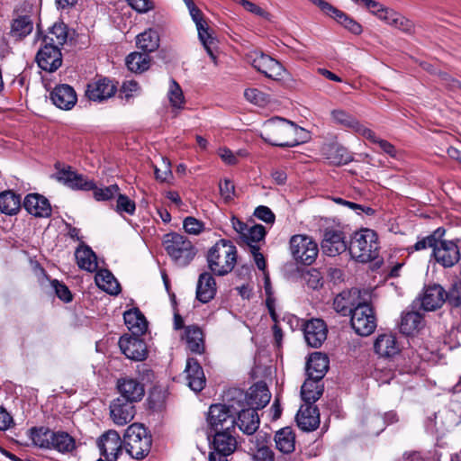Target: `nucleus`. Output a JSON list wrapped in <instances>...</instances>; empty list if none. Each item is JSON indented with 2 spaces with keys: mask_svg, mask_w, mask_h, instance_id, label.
I'll use <instances>...</instances> for the list:
<instances>
[{
  "mask_svg": "<svg viewBox=\"0 0 461 461\" xmlns=\"http://www.w3.org/2000/svg\"><path fill=\"white\" fill-rule=\"evenodd\" d=\"M259 135L268 144L281 148L295 147L310 138L305 129L278 116L267 120L262 124Z\"/></svg>",
  "mask_w": 461,
  "mask_h": 461,
  "instance_id": "nucleus-1",
  "label": "nucleus"
},
{
  "mask_svg": "<svg viewBox=\"0 0 461 461\" xmlns=\"http://www.w3.org/2000/svg\"><path fill=\"white\" fill-rule=\"evenodd\" d=\"M237 262V249L227 240H220L208 251L207 263L216 276H225L232 271Z\"/></svg>",
  "mask_w": 461,
  "mask_h": 461,
  "instance_id": "nucleus-2",
  "label": "nucleus"
},
{
  "mask_svg": "<svg viewBox=\"0 0 461 461\" xmlns=\"http://www.w3.org/2000/svg\"><path fill=\"white\" fill-rule=\"evenodd\" d=\"M377 234L370 229H362L354 233L349 244V253L359 262H369L375 259L379 254Z\"/></svg>",
  "mask_w": 461,
  "mask_h": 461,
  "instance_id": "nucleus-3",
  "label": "nucleus"
},
{
  "mask_svg": "<svg viewBox=\"0 0 461 461\" xmlns=\"http://www.w3.org/2000/svg\"><path fill=\"white\" fill-rule=\"evenodd\" d=\"M163 246L169 258L178 267L189 265L197 252L187 237L176 232L166 234L163 239Z\"/></svg>",
  "mask_w": 461,
  "mask_h": 461,
  "instance_id": "nucleus-4",
  "label": "nucleus"
},
{
  "mask_svg": "<svg viewBox=\"0 0 461 461\" xmlns=\"http://www.w3.org/2000/svg\"><path fill=\"white\" fill-rule=\"evenodd\" d=\"M152 438L148 429L140 423L130 425L123 435V447L133 458L146 456L151 447Z\"/></svg>",
  "mask_w": 461,
  "mask_h": 461,
  "instance_id": "nucleus-5",
  "label": "nucleus"
},
{
  "mask_svg": "<svg viewBox=\"0 0 461 461\" xmlns=\"http://www.w3.org/2000/svg\"><path fill=\"white\" fill-rule=\"evenodd\" d=\"M371 294L368 290H363V299L352 311L350 323L352 329L360 336L370 335L376 327L375 317L369 304Z\"/></svg>",
  "mask_w": 461,
  "mask_h": 461,
  "instance_id": "nucleus-6",
  "label": "nucleus"
},
{
  "mask_svg": "<svg viewBox=\"0 0 461 461\" xmlns=\"http://www.w3.org/2000/svg\"><path fill=\"white\" fill-rule=\"evenodd\" d=\"M290 252L295 261L310 266L315 261L319 249L309 236L294 235L290 239Z\"/></svg>",
  "mask_w": 461,
  "mask_h": 461,
  "instance_id": "nucleus-7",
  "label": "nucleus"
},
{
  "mask_svg": "<svg viewBox=\"0 0 461 461\" xmlns=\"http://www.w3.org/2000/svg\"><path fill=\"white\" fill-rule=\"evenodd\" d=\"M248 59L252 67L267 77L274 80L283 78V75L285 72V68L279 61L270 56L255 50L249 54Z\"/></svg>",
  "mask_w": 461,
  "mask_h": 461,
  "instance_id": "nucleus-8",
  "label": "nucleus"
},
{
  "mask_svg": "<svg viewBox=\"0 0 461 461\" xmlns=\"http://www.w3.org/2000/svg\"><path fill=\"white\" fill-rule=\"evenodd\" d=\"M100 454L107 461H116L123 449V440L115 430H108L97 440Z\"/></svg>",
  "mask_w": 461,
  "mask_h": 461,
  "instance_id": "nucleus-9",
  "label": "nucleus"
},
{
  "mask_svg": "<svg viewBox=\"0 0 461 461\" xmlns=\"http://www.w3.org/2000/svg\"><path fill=\"white\" fill-rule=\"evenodd\" d=\"M433 256L444 267H453L460 259V245L452 240H437Z\"/></svg>",
  "mask_w": 461,
  "mask_h": 461,
  "instance_id": "nucleus-10",
  "label": "nucleus"
},
{
  "mask_svg": "<svg viewBox=\"0 0 461 461\" xmlns=\"http://www.w3.org/2000/svg\"><path fill=\"white\" fill-rule=\"evenodd\" d=\"M317 6L351 33L356 35L362 33V25L346 13L337 9L324 0H321Z\"/></svg>",
  "mask_w": 461,
  "mask_h": 461,
  "instance_id": "nucleus-11",
  "label": "nucleus"
},
{
  "mask_svg": "<svg viewBox=\"0 0 461 461\" xmlns=\"http://www.w3.org/2000/svg\"><path fill=\"white\" fill-rule=\"evenodd\" d=\"M327 326L321 319H312L303 326V336L306 343L314 348H320L327 339Z\"/></svg>",
  "mask_w": 461,
  "mask_h": 461,
  "instance_id": "nucleus-12",
  "label": "nucleus"
},
{
  "mask_svg": "<svg viewBox=\"0 0 461 461\" xmlns=\"http://www.w3.org/2000/svg\"><path fill=\"white\" fill-rule=\"evenodd\" d=\"M38 66L47 71L54 72L62 64V57L59 48L44 43L36 55Z\"/></svg>",
  "mask_w": 461,
  "mask_h": 461,
  "instance_id": "nucleus-13",
  "label": "nucleus"
},
{
  "mask_svg": "<svg viewBox=\"0 0 461 461\" xmlns=\"http://www.w3.org/2000/svg\"><path fill=\"white\" fill-rule=\"evenodd\" d=\"M321 249L330 257L344 252L347 249L344 233L339 230L326 229L321 241Z\"/></svg>",
  "mask_w": 461,
  "mask_h": 461,
  "instance_id": "nucleus-14",
  "label": "nucleus"
},
{
  "mask_svg": "<svg viewBox=\"0 0 461 461\" xmlns=\"http://www.w3.org/2000/svg\"><path fill=\"white\" fill-rule=\"evenodd\" d=\"M207 421L214 431H222L226 427H233L235 419L230 414L228 407L222 404H213L210 407Z\"/></svg>",
  "mask_w": 461,
  "mask_h": 461,
  "instance_id": "nucleus-15",
  "label": "nucleus"
},
{
  "mask_svg": "<svg viewBox=\"0 0 461 461\" xmlns=\"http://www.w3.org/2000/svg\"><path fill=\"white\" fill-rule=\"evenodd\" d=\"M119 347L126 357L135 361L143 360L147 356L146 345L140 336H122Z\"/></svg>",
  "mask_w": 461,
  "mask_h": 461,
  "instance_id": "nucleus-16",
  "label": "nucleus"
},
{
  "mask_svg": "<svg viewBox=\"0 0 461 461\" xmlns=\"http://www.w3.org/2000/svg\"><path fill=\"white\" fill-rule=\"evenodd\" d=\"M333 123L349 129L362 137H371L370 129L366 128L352 114L342 109H334L330 112Z\"/></svg>",
  "mask_w": 461,
  "mask_h": 461,
  "instance_id": "nucleus-17",
  "label": "nucleus"
},
{
  "mask_svg": "<svg viewBox=\"0 0 461 461\" xmlns=\"http://www.w3.org/2000/svg\"><path fill=\"white\" fill-rule=\"evenodd\" d=\"M363 299V291L353 288L339 294L333 301L334 310L343 316L351 314L354 308Z\"/></svg>",
  "mask_w": 461,
  "mask_h": 461,
  "instance_id": "nucleus-18",
  "label": "nucleus"
},
{
  "mask_svg": "<svg viewBox=\"0 0 461 461\" xmlns=\"http://www.w3.org/2000/svg\"><path fill=\"white\" fill-rule=\"evenodd\" d=\"M135 415L133 402L117 398L110 405V417L117 426L129 423Z\"/></svg>",
  "mask_w": 461,
  "mask_h": 461,
  "instance_id": "nucleus-19",
  "label": "nucleus"
},
{
  "mask_svg": "<svg viewBox=\"0 0 461 461\" xmlns=\"http://www.w3.org/2000/svg\"><path fill=\"white\" fill-rule=\"evenodd\" d=\"M213 447L215 452L210 455H216V461L219 456L226 458L227 456L232 454L237 447V440L229 431V427L222 431L215 432L213 436Z\"/></svg>",
  "mask_w": 461,
  "mask_h": 461,
  "instance_id": "nucleus-20",
  "label": "nucleus"
},
{
  "mask_svg": "<svg viewBox=\"0 0 461 461\" xmlns=\"http://www.w3.org/2000/svg\"><path fill=\"white\" fill-rule=\"evenodd\" d=\"M116 91L115 86L107 78L98 79L87 85L86 95L91 101L102 102L112 97Z\"/></svg>",
  "mask_w": 461,
  "mask_h": 461,
  "instance_id": "nucleus-21",
  "label": "nucleus"
},
{
  "mask_svg": "<svg viewBox=\"0 0 461 461\" xmlns=\"http://www.w3.org/2000/svg\"><path fill=\"white\" fill-rule=\"evenodd\" d=\"M117 387L121 394V399L136 402L140 401L144 396V386L135 378H121L118 380Z\"/></svg>",
  "mask_w": 461,
  "mask_h": 461,
  "instance_id": "nucleus-22",
  "label": "nucleus"
},
{
  "mask_svg": "<svg viewBox=\"0 0 461 461\" xmlns=\"http://www.w3.org/2000/svg\"><path fill=\"white\" fill-rule=\"evenodd\" d=\"M185 373L187 384L191 390L198 393L204 388L206 383L205 375L196 359H187Z\"/></svg>",
  "mask_w": 461,
  "mask_h": 461,
  "instance_id": "nucleus-23",
  "label": "nucleus"
},
{
  "mask_svg": "<svg viewBox=\"0 0 461 461\" xmlns=\"http://www.w3.org/2000/svg\"><path fill=\"white\" fill-rule=\"evenodd\" d=\"M52 103L62 110H70L77 103V94L68 85L56 86L50 94Z\"/></svg>",
  "mask_w": 461,
  "mask_h": 461,
  "instance_id": "nucleus-24",
  "label": "nucleus"
},
{
  "mask_svg": "<svg viewBox=\"0 0 461 461\" xmlns=\"http://www.w3.org/2000/svg\"><path fill=\"white\" fill-rule=\"evenodd\" d=\"M296 422L304 431L315 430L320 424V413L316 406L305 404L302 406L296 415Z\"/></svg>",
  "mask_w": 461,
  "mask_h": 461,
  "instance_id": "nucleus-25",
  "label": "nucleus"
},
{
  "mask_svg": "<svg viewBox=\"0 0 461 461\" xmlns=\"http://www.w3.org/2000/svg\"><path fill=\"white\" fill-rule=\"evenodd\" d=\"M23 207L35 217H49L51 214V207L48 199L38 194L26 195Z\"/></svg>",
  "mask_w": 461,
  "mask_h": 461,
  "instance_id": "nucleus-26",
  "label": "nucleus"
},
{
  "mask_svg": "<svg viewBox=\"0 0 461 461\" xmlns=\"http://www.w3.org/2000/svg\"><path fill=\"white\" fill-rule=\"evenodd\" d=\"M445 289L439 285H429L421 297V307L425 311H435L445 303Z\"/></svg>",
  "mask_w": 461,
  "mask_h": 461,
  "instance_id": "nucleus-27",
  "label": "nucleus"
},
{
  "mask_svg": "<svg viewBox=\"0 0 461 461\" xmlns=\"http://www.w3.org/2000/svg\"><path fill=\"white\" fill-rule=\"evenodd\" d=\"M329 368V358L321 352L312 354L306 363L308 378L321 380Z\"/></svg>",
  "mask_w": 461,
  "mask_h": 461,
  "instance_id": "nucleus-28",
  "label": "nucleus"
},
{
  "mask_svg": "<svg viewBox=\"0 0 461 461\" xmlns=\"http://www.w3.org/2000/svg\"><path fill=\"white\" fill-rule=\"evenodd\" d=\"M375 351L383 357H393L399 354L400 346L393 334L379 335L374 344Z\"/></svg>",
  "mask_w": 461,
  "mask_h": 461,
  "instance_id": "nucleus-29",
  "label": "nucleus"
},
{
  "mask_svg": "<svg viewBox=\"0 0 461 461\" xmlns=\"http://www.w3.org/2000/svg\"><path fill=\"white\" fill-rule=\"evenodd\" d=\"M357 5L366 7L373 15L376 16L380 21L390 26L393 19L396 14V11L386 7L383 4L375 0H352Z\"/></svg>",
  "mask_w": 461,
  "mask_h": 461,
  "instance_id": "nucleus-30",
  "label": "nucleus"
},
{
  "mask_svg": "<svg viewBox=\"0 0 461 461\" xmlns=\"http://www.w3.org/2000/svg\"><path fill=\"white\" fill-rule=\"evenodd\" d=\"M239 429L247 435H252L259 427V417L256 410L248 408L239 412L237 420H235Z\"/></svg>",
  "mask_w": 461,
  "mask_h": 461,
  "instance_id": "nucleus-31",
  "label": "nucleus"
},
{
  "mask_svg": "<svg viewBox=\"0 0 461 461\" xmlns=\"http://www.w3.org/2000/svg\"><path fill=\"white\" fill-rule=\"evenodd\" d=\"M216 294V283L212 276L204 272L199 276L196 286V298L203 303L210 302Z\"/></svg>",
  "mask_w": 461,
  "mask_h": 461,
  "instance_id": "nucleus-32",
  "label": "nucleus"
},
{
  "mask_svg": "<svg viewBox=\"0 0 461 461\" xmlns=\"http://www.w3.org/2000/svg\"><path fill=\"white\" fill-rule=\"evenodd\" d=\"M124 322L133 336H141L148 328L147 321L138 309L126 311L123 314Z\"/></svg>",
  "mask_w": 461,
  "mask_h": 461,
  "instance_id": "nucleus-33",
  "label": "nucleus"
},
{
  "mask_svg": "<svg viewBox=\"0 0 461 461\" xmlns=\"http://www.w3.org/2000/svg\"><path fill=\"white\" fill-rule=\"evenodd\" d=\"M321 152L326 159L335 165L347 164L352 159L347 149L338 143L323 145Z\"/></svg>",
  "mask_w": 461,
  "mask_h": 461,
  "instance_id": "nucleus-34",
  "label": "nucleus"
},
{
  "mask_svg": "<svg viewBox=\"0 0 461 461\" xmlns=\"http://www.w3.org/2000/svg\"><path fill=\"white\" fill-rule=\"evenodd\" d=\"M271 393L264 383L255 384L250 388L248 403L254 410L264 408L270 401Z\"/></svg>",
  "mask_w": 461,
  "mask_h": 461,
  "instance_id": "nucleus-35",
  "label": "nucleus"
},
{
  "mask_svg": "<svg viewBox=\"0 0 461 461\" xmlns=\"http://www.w3.org/2000/svg\"><path fill=\"white\" fill-rule=\"evenodd\" d=\"M75 257L81 269L88 272H94L97 269L98 262L96 255L88 246H79L75 252Z\"/></svg>",
  "mask_w": 461,
  "mask_h": 461,
  "instance_id": "nucleus-36",
  "label": "nucleus"
},
{
  "mask_svg": "<svg viewBox=\"0 0 461 461\" xmlns=\"http://www.w3.org/2000/svg\"><path fill=\"white\" fill-rule=\"evenodd\" d=\"M323 385L321 380L307 378L301 388V396L305 404L314 403L322 394Z\"/></svg>",
  "mask_w": 461,
  "mask_h": 461,
  "instance_id": "nucleus-37",
  "label": "nucleus"
},
{
  "mask_svg": "<svg viewBox=\"0 0 461 461\" xmlns=\"http://www.w3.org/2000/svg\"><path fill=\"white\" fill-rule=\"evenodd\" d=\"M21 208V196L11 190L0 193V211L6 215L16 214Z\"/></svg>",
  "mask_w": 461,
  "mask_h": 461,
  "instance_id": "nucleus-38",
  "label": "nucleus"
},
{
  "mask_svg": "<svg viewBox=\"0 0 461 461\" xmlns=\"http://www.w3.org/2000/svg\"><path fill=\"white\" fill-rule=\"evenodd\" d=\"M95 284L99 288L110 294H118L120 293V285L113 275L106 270H99L95 276Z\"/></svg>",
  "mask_w": 461,
  "mask_h": 461,
  "instance_id": "nucleus-39",
  "label": "nucleus"
},
{
  "mask_svg": "<svg viewBox=\"0 0 461 461\" xmlns=\"http://www.w3.org/2000/svg\"><path fill=\"white\" fill-rule=\"evenodd\" d=\"M183 339L185 340L186 346L190 351L199 354L203 351V336L202 330L198 327H186Z\"/></svg>",
  "mask_w": 461,
  "mask_h": 461,
  "instance_id": "nucleus-40",
  "label": "nucleus"
},
{
  "mask_svg": "<svg viewBox=\"0 0 461 461\" xmlns=\"http://www.w3.org/2000/svg\"><path fill=\"white\" fill-rule=\"evenodd\" d=\"M136 44L146 53L153 52L159 47V36L156 30L148 29L137 36Z\"/></svg>",
  "mask_w": 461,
  "mask_h": 461,
  "instance_id": "nucleus-41",
  "label": "nucleus"
},
{
  "mask_svg": "<svg viewBox=\"0 0 461 461\" xmlns=\"http://www.w3.org/2000/svg\"><path fill=\"white\" fill-rule=\"evenodd\" d=\"M276 448L285 454L292 453L295 447V437L290 428L278 430L275 436Z\"/></svg>",
  "mask_w": 461,
  "mask_h": 461,
  "instance_id": "nucleus-42",
  "label": "nucleus"
},
{
  "mask_svg": "<svg viewBox=\"0 0 461 461\" xmlns=\"http://www.w3.org/2000/svg\"><path fill=\"white\" fill-rule=\"evenodd\" d=\"M50 449H55L59 453H70L76 448V441L72 436L65 431H54Z\"/></svg>",
  "mask_w": 461,
  "mask_h": 461,
  "instance_id": "nucleus-43",
  "label": "nucleus"
},
{
  "mask_svg": "<svg viewBox=\"0 0 461 461\" xmlns=\"http://www.w3.org/2000/svg\"><path fill=\"white\" fill-rule=\"evenodd\" d=\"M422 316L416 312L405 313L401 320L400 330L405 335H413L417 332L422 324Z\"/></svg>",
  "mask_w": 461,
  "mask_h": 461,
  "instance_id": "nucleus-44",
  "label": "nucleus"
},
{
  "mask_svg": "<svg viewBox=\"0 0 461 461\" xmlns=\"http://www.w3.org/2000/svg\"><path fill=\"white\" fill-rule=\"evenodd\" d=\"M68 38L67 27L64 23H55L49 32L44 36L42 41L43 43L56 46L59 48L62 46Z\"/></svg>",
  "mask_w": 461,
  "mask_h": 461,
  "instance_id": "nucleus-45",
  "label": "nucleus"
},
{
  "mask_svg": "<svg viewBox=\"0 0 461 461\" xmlns=\"http://www.w3.org/2000/svg\"><path fill=\"white\" fill-rule=\"evenodd\" d=\"M126 65L131 72L142 73L149 68L150 58L148 53L132 52L127 56Z\"/></svg>",
  "mask_w": 461,
  "mask_h": 461,
  "instance_id": "nucleus-46",
  "label": "nucleus"
},
{
  "mask_svg": "<svg viewBox=\"0 0 461 461\" xmlns=\"http://www.w3.org/2000/svg\"><path fill=\"white\" fill-rule=\"evenodd\" d=\"M54 431L46 427L32 428L31 429V438L33 444L41 448L50 449Z\"/></svg>",
  "mask_w": 461,
  "mask_h": 461,
  "instance_id": "nucleus-47",
  "label": "nucleus"
},
{
  "mask_svg": "<svg viewBox=\"0 0 461 461\" xmlns=\"http://www.w3.org/2000/svg\"><path fill=\"white\" fill-rule=\"evenodd\" d=\"M445 303L452 311L461 313V280L453 281L447 291H445Z\"/></svg>",
  "mask_w": 461,
  "mask_h": 461,
  "instance_id": "nucleus-48",
  "label": "nucleus"
},
{
  "mask_svg": "<svg viewBox=\"0 0 461 461\" xmlns=\"http://www.w3.org/2000/svg\"><path fill=\"white\" fill-rule=\"evenodd\" d=\"M33 24L30 17L24 15L14 20L11 35L17 39H23L32 32Z\"/></svg>",
  "mask_w": 461,
  "mask_h": 461,
  "instance_id": "nucleus-49",
  "label": "nucleus"
},
{
  "mask_svg": "<svg viewBox=\"0 0 461 461\" xmlns=\"http://www.w3.org/2000/svg\"><path fill=\"white\" fill-rule=\"evenodd\" d=\"M167 98L173 109L181 110L184 108L185 96L182 88L173 78L169 82Z\"/></svg>",
  "mask_w": 461,
  "mask_h": 461,
  "instance_id": "nucleus-50",
  "label": "nucleus"
},
{
  "mask_svg": "<svg viewBox=\"0 0 461 461\" xmlns=\"http://www.w3.org/2000/svg\"><path fill=\"white\" fill-rule=\"evenodd\" d=\"M197 32H198V38L202 44L203 45L206 52L211 57V59L215 61L216 57L213 54L212 48L216 44L215 39L212 36V34L209 32V27L207 25V23H203L198 26H196Z\"/></svg>",
  "mask_w": 461,
  "mask_h": 461,
  "instance_id": "nucleus-51",
  "label": "nucleus"
},
{
  "mask_svg": "<svg viewBox=\"0 0 461 461\" xmlns=\"http://www.w3.org/2000/svg\"><path fill=\"white\" fill-rule=\"evenodd\" d=\"M265 236V227L259 224H254L247 227L241 240L251 249V246H258L257 243L264 240Z\"/></svg>",
  "mask_w": 461,
  "mask_h": 461,
  "instance_id": "nucleus-52",
  "label": "nucleus"
},
{
  "mask_svg": "<svg viewBox=\"0 0 461 461\" xmlns=\"http://www.w3.org/2000/svg\"><path fill=\"white\" fill-rule=\"evenodd\" d=\"M390 26L407 34H411L414 32L413 23L398 12L393 19L392 23H390Z\"/></svg>",
  "mask_w": 461,
  "mask_h": 461,
  "instance_id": "nucleus-53",
  "label": "nucleus"
},
{
  "mask_svg": "<svg viewBox=\"0 0 461 461\" xmlns=\"http://www.w3.org/2000/svg\"><path fill=\"white\" fill-rule=\"evenodd\" d=\"M136 205L134 201L130 199L127 195L119 194H117L116 212L119 213L134 214Z\"/></svg>",
  "mask_w": 461,
  "mask_h": 461,
  "instance_id": "nucleus-54",
  "label": "nucleus"
},
{
  "mask_svg": "<svg viewBox=\"0 0 461 461\" xmlns=\"http://www.w3.org/2000/svg\"><path fill=\"white\" fill-rule=\"evenodd\" d=\"M94 197L97 201H107L114 197L119 193L117 185H111L104 188H94Z\"/></svg>",
  "mask_w": 461,
  "mask_h": 461,
  "instance_id": "nucleus-55",
  "label": "nucleus"
},
{
  "mask_svg": "<svg viewBox=\"0 0 461 461\" xmlns=\"http://www.w3.org/2000/svg\"><path fill=\"white\" fill-rule=\"evenodd\" d=\"M370 135L371 137H365L368 140H370L373 143H376L379 145L380 149L386 154H388L392 158L396 157V149L393 144L388 142L385 140H382L378 137H376L375 133L370 130Z\"/></svg>",
  "mask_w": 461,
  "mask_h": 461,
  "instance_id": "nucleus-56",
  "label": "nucleus"
},
{
  "mask_svg": "<svg viewBox=\"0 0 461 461\" xmlns=\"http://www.w3.org/2000/svg\"><path fill=\"white\" fill-rule=\"evenodd\" d=\"M183 227L188 234L198 235L203 230V223L194 217L188 216L184 220Z\"/></svg>",
  "mask_w": 461,
  "mask_h": 461,
  "instance_id": "nucleus-57",
  "label": "nucleus"
},
{
  "mask_svg": "<svg viewBox=\"0 0 461 461\" xmlns=\"http://www.w3.org/2000/svg\"><path fill=\"white\" fill-rule=\"evenodd\" d=\"M140 89L138 82L134 80L125 81L121 88L122 98L129 101L131 97L140 93Z\"/></svg>",
  "mask_w": 461,
  "mask_h": 461,
  "instance_id": "nucleus-58",
  "label": "nucleus"
},
{
  "mask_svg": "<svg viewBox=\"0 0 461 461\" xmlns=\"http://www.w3.org/2000/svg\"><path fill=\"white\" fill-rule=\"evenodd\" d=\"M443 232L440 231V230H437L434 234L432 235H429L419 241H417L414 245V249L415 250H421V249H424L426 248H431L433 250L435 249V246H436V243H437V240H438V237H440L442 236Z\"/></svg>",
  "mask_w": 461,
  "mask_h": 461,
  "instance_id": "nucleus-59",
  "label": "nucleus"
},
{
  "mask_svg": "<svg viewBox=\"0 0 461 461\" xmlns=\"http://www.w3.org/2000/svg\"><path fill=\"white\" fill-rule=\"evenodd\" d=\"M235 2L240 5L246 11L254 14L258 16L268 19L269 14L262 9L260 6L249 0H235Z\"/></svg>",
  "mask_w": 461,
  "mask_h": 461,
  "instance_id": "nucleus-60",
  "label": "nucleus"
},
{
  "mask_svg": "<svg viewBox=\"0 0 461 461\" xmlns=\"http://www.w3.org/2000/svg\"><path fill=\"white\" fill-rule=\"evenodd\" d=\"M305 280L307 285L312 289H318L322 286V276L321 272L317 269H311L305 275Z\"/></svg>",
  "mask_w": 461,
  "mask_h": 461,
  "instance_id": "nucleus-61",
  "label": "nucleus"
},
{
  "mask_svg": "<svg viewBox=\"0 0 461 461\" xmlns=\"http://www.w3.org/2000/svg\"><path fill=\"white\" fill-rule=\"evenodd\" d=\"M68 187L77 190H92L95 188V183L86 179L83 175L77 174Z\"/></svg>",
  "mask_w": 461,
  "mask_h": 461,
  "instance_id": "nucleus-62",
  "label": "nucleus"
},
{
  "mask_svg": "<svg viewBox=\"0 0 461 461\" xmlns=\"http://www.w3.org/2000/svg\"><path fill=\"white\" fill-rule=\"evenodd\" d=\"M51 286L60 300L66 303H68L72 300L71 293L68 286H66L64 284H61L58 280L54 279L51 281Z\"/></svg>",
  "mask_w": 461,
  "mask_h": 461,
  "instance_id": "nucleus-63",
  "label": "nucleus"
},
{
  "mask_svg": "<svg viewBox=\"0 0 461 461\" xmlns=\"http://www.w3.org/2000/svg\"><path fill=\"white\" fill-rule=\"evenodd\" d=\"M252 459L254 461H274L275 454L268 447H260L253 454Z\"/></svg>",
  "mask_w": 461,
  "mask_h": 461,
  "instance_id": "nucleus-64",
  "label": "nucleus"
}]
</instances>
